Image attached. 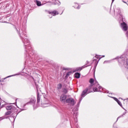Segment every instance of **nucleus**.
<instances>
[{"label": "nucleus", "mask_w": 128, "mask_h": 128, "mask_svg": "<svg viewBox=\"0 0 128 128\" xmlns=\"http://www.w3.org/2000/svg\"><path fill=\"white\" fill-rule=\"evenodd\" d=\"M10 104H14V103L10 104L4 102V101L2 100H0V106L1 108H4L5 106H6V108L7 110H12L11 111L14 112H16L17 111L16 108H14L13 106H10Z\"/></svg>", "instance_id": "1"}, {"label": "nucleus", "mask_w": 128, "mask_h": 128, "mask_svg": "<svg viewBox=\"0 0 128 128\" xmlns=\"http://www.w3.org/2000/svg\"><path fill=\"white\" fill-rule=\"evenodd\" d=\"M120 28L124 32H126L128 30V24H126L124 22L120 23Z\"/></svg>", "instance_id": "2"}, {"label": "nucleus", "mask_w": 128, "mask_h": 128, "mask_svg": "<svg viewBox=\"0 0 128 128\" xmlns=\"http://www.w3.org/2000/svg\"><path fill=\"white\" fill-rule=\"evenodd\" d=\"M100 90H102V87L98 84L94 85L93 88L94 92H100Z\"/></svg>", "instance_id": "3"}, {"label": "nucleus", "mask_w": 128, "mask_h": 128, "mask_svg": "<svg viewBox=\"0 0 128 128\" xmlns=\"http://www.w3.org/2000/svg\"><path fill=\"white\" fill-rule=\"evenodd\" d=\"M66 95H62L60 96V100L62 104H66Z\"/></svg>", "instance_id": "4"}, {"label": "nucleus", "mask_w": 128, "mask_h": 128, "mask_svg": "<svg viewBox=\"0 0 128 128\" xmlns=\"http://www.w3.org/2000/svg\"><path fill=\"white\" fill-rule=\"evenodd\" d=\"M66 103L69 104L70 106H74L75 104L74 100L72 98H69L67 99Z\"/></svg>", "instance_id": "5"}, {"label": "nucleus", "mask_w": 128, "mask_h": 128, "mask_svg": "<svg viewBox=\"0 0 128 128\" xmlns=\"http://www.w3.org/2000/svg\"><path fill=\"white\" fill-rule=\"evenodd\" d=\"M47 12L49 14H51V16H57V14H58V12L56 10H54L52 12H50L47 11Z\"/></svg>", "instance_id": "6"}, {"label": "nucleus", "mask_w": 128, "mask_h": 128, "mask_svg": "<svg viewBox=\"0 0 128 128\" xmlns=\"http://www.w3.org/2000/svg\"><path fill=\"white\" fill-rule=\"evenodd\" d=\"M36 98H31L30 101L29 102H28L26 104H36Z\"/></svg>", "instance_id": "7"}, {"label": "nucleus", "mask_w": 128, "mask_h": 128, "mask_svg": "<svg viewBox=\"0 0 128 128\" xmlns=\"http://www.w3.org/2000/svg\"><path fill=\"white\" fill-rule=\"evenodd\" d=\"M86 92H88V90H84L81 94L82 98H84L86 96Z\"/></svg>", "instance_id": "8"}, {"label": "nucleus", "mask_w": 128, "mask_h": 128, "mask_svg": "<svg viewBox=\"0 0 128 128\" xmlns=\"http://www.w3.org/2000/svg\"><path fill=\"white\" fill-rule=\"evenodd\" d=\"M50 106V103H43L42 104L41 106H42V108H47V106Z\"/></svg>", "instance_id": "9"}, {"label": "nucleus", "mask_w": 128, "mask_h": 128, "mask_svg": "<svg viewBox=\"0 0 128 128\" xmlns=\"http://www.w3.org/2000/svg\"><path fill=\"white\" fill-rule=\"evenodd\" d=\"M82 68H84V66L78 67L75 69L74 72H80Z\"/></svg>", "instance_id": "10"}, {"label": "nucleus", "mask_w": 128, "mask_h": 128, "mask_svg": "<svg viewBox=\"0 0 128 128\" xmlns=\"http://www.w3.org/2000/svg\"><path fill=\"white\" fill-rule=\"evenodd\" d=\"M74 76H75L76 78H80V74L76 72L74 74Z\"/></svg>", "instance_id": "11"}, {"label": "nucleus", "mask_w": 128, "mask_h": 128, "mask_svg": "<svg viewBox=\"0 0 128 128\" xmlns=\"http://www.w3.org/2000/svg\"><path fill=\"white\" fill-rule=\"evenodd\" d=\"M36 4V5L38 6H42V2L36 0L35 1Z\"/></svg>", "instance_id": "12"}, {"label": "nucleus", "mask_w": 128, "mask_h": 128, "mask_svg": "<svg viewBox=\"0 0 128 128\" xmlns=\"http://www.w3.org/2000/svg\"><path fill=\"white\" fill-rule=\"evenodd\" d=\"M12 112H14V111H8V112H6L5 113V116H10V115L12 114Z\"/></svg>", "instance_id": "13"}, {"label": "nucleus", "mask_w": 128, "mask_h": 128, "mask_svg": "<svg viewBox=\"0 0 128 128\" xmlns=\"http://www.w3.org/2000/svg\"><path fill=\"white\" fill-rule=\"evenodd\" d=\"M54 4H58V0H52Z\"/></svg>", "instance_id": "14"}, {"label": "nucleus", "mask_w": 128, "mask_h": 128, "mask_svg": "<svg viewBox=\"0 0 128 128\" xmlns=\"http://www.w3.org/2000/svg\"><path fill=\"white\" fill-rule=\"evenodd\" d=\"M40 97L38 96L37 104H38V106H40Z\"/></svg>", "instance_id": "15"}, {"label": "nucleus", "mask_w": 128, "mask_h": 128, "mask_svg": "<svg viewBox=\"0 0 128 128\" xmlns=\"http://www.w3.org/2000/svg\"><path fill=\"white\" fill-rule=\"evenodd\" d=\"M74 8H78H78H80V6H78V4L76 3L74 6Z\"/></svg>", "instance_id": "16"}, {"label": "nucleus", "mask_w": 128, "mask_h": 128, "mask_svg": "<svg viewBox=\"0 0 128 128\" xmlns=\"http://www.w3.org/2000/svg\"><path fill=\"white\" fill-rule=\"evenodd\" d=\"M118 104H119V106H122V102H120V101L119 100L117 102Z\"/></svg>", "instance_id": "17"}, {"label": "nucleus", "mask_w": 128, "mask_h": 128, "mask_svg": "<svg viewBox=\"0 0 128 128\" xmlns=\"http://www.w3.org/2000/svg\"><path fill=\"white\" fill-rule=\"evenodd\" d=\"M94 82V80L93 78H90V84H93Z\"/></svg>", "instance_id": "18"}, {"label": "nucleus", "mask_w": 128, "mask_h": 128, "mask_svg": "<svg viewBox=\"0 0 128 128\" xmlns=\"http://www.w3.org/2000/svg\"><path fill=\"white\" fill-rule=\"evenodd\" d=\"M63 92H64V94H66V92H68V89L64 88L63 89Z\"/></svg>", "instance_id": "19"}, {"label": "nucleus", "mask_w": 128, "mask_h": 128, "mask_svg": "<svg viewBox=\"0 0 128 128\" xmlns=\"http://www.w3.org/2000/svg\"><path fill=\"white\" fill-rule=\"evenodd\" d=\"M18 74H16L8 76L6 77V78H4V80H6V78H10L11 76H18Z\"/></svg>", "instance_id": "20"}, {"label": "nucleus", "mask_w": 128, "mask_h": 128, "mask_svg": "<svg viewBox=\"0 0 128 128\" xmlns=\"http://www.w3.org/2000/svg\"><path fill=\"white\" fill-rule=\"evenodd\" d=\"M111 98H113L114 100H116V102H118V98H116L114 97H111Z\"/></svg>", "instance_id": "21"}, {"label": "nucleus", "mask_w": 128, "mask_h": 128, "mask_svg": "<svg viewBox=\"0 0 128 128\" xmlns=\"http://www.w3.org/2000/svg\"><path fill=\"white\" fill-rule=\"evenodd\" d=\"M72 74V72H69L66 74V76H70V74Z\"/></svg>", "instance_id": "22"}, {"label": "nucleus", "mask_w": 128, "mask_h": 128, "mask_svg": "<svg viewBox=\"0 0 128 128\" xmlns=\"http://www.w3.org/2000/svg\"><path fill=\"white\" fill-rule=\"evenodd\" d=\"M62 70H68V68H66L64 67H62Z\"/></svg>", "instance_id": "23"}, {"label": "nucleus", "mask_w": 128, "mask_h": 128, "mask_svg": "<svg viewBox=\"0 0 128 128\" xmlns=\"http://www.w3.org/2000/svg\"><path fill=\"white\" fill-rule=\"evenodd\" d=\"M58 88H62V84H58Z\"/></svg>", "instance_id": "24"}, {"label": "nucleus", "mask_w": 128, "mask_h": 128, "mask_svg": "<svg viewBox=\"0 0 128 128\" xmlns=\"http://www.w3.org/2000/svg\"><path fill=\"white\" fill-rule=\"evenodd\" d=\"M4 117H0V120H4Z\"/></svg>", "instance_id": "25"}, {"label": "nucleus", "mask_w": 128, "mask_h": 128, "mask_svg": "<svg viewBox=\"0 0 128 128\" xmlns=\"http://www.w3.org/2000/svg\"><path fill=\"white\" fill-rule=\"evenodd\" d=\"M96 58H100V56L96 55Z\"/></svg>", "instance_id": "26"}, {"label": "nucleus", "mask_w": 128, "mask_h": 128, "mask_svg": "<svg viewBox=\"0 0 128 128\" xmlns=\"http://www.w3.org/2000/svg\"><path fill=\"white\" fill-rule=\"evenodd\" d=\"M106 62H108V61H104V64H106Z\"/></svg>", "instance_id": "27"}, {"label": "nucleus", "mask_w": 128, "mask_h": 128, "mask_svg": "<svg viewBox=\"0 0 128 128\" xmlns=\"http://www.w3.org/2000/svg\"><path fill=\"white\" fill-rule=\"evenodd\" d=\"M49 18H52V16H50V15L48 16Z\"/></svg>", "instance_id": "28"}, {"label": "nucleus", "mask_w": 128, "mask_h": 128, "mask_svg": "<svg viewBox=\"0 0 128 128\" xmlns=\"http://www.w3.org/2000/svg\"><path fill=\"white\" fill-rule=\"evenodd\" d=\"M16 100H16V102H15V104L16 106Z\"/></svg>", "instance_id": "29"}, {"label": "nucleus", "mask_w": 128, "mask_h": 128, "mask_svg": "<svg viewBox=\"0 0 128 128\" xmlns=\"http://www.w3.org/2000/svg\"><path fill=\"white\" fill-rule=\"evenodd\" d=\"M114 2V0H112V2Z\"/></svg>", "instance_id": "30"}, {"label": "nucleus", "mask_w": 128, "mask_h": 128, "mask_svg": "<svg viewBox=\"0 0 128 128\" xmlns=\"http://www.w3.org/2000/svg\"><path fill=\"white\" fill-rule=\"evenodd\" d=\"M102 58H104V56H102Z\"/></svg>", "instance_id": "31"}, {"label": "nucleus", "mask_w": 128, "mask_h": 128, "mask_svg": "<svg viewBox=\"0 0 128 128\" xmlns=\"http://www.w3.org/2000/svg\"><path fill=\"white\" fill-rule=\"evenodd\" d=\"M106 92L108 93V91H107Z\"/></svg>", "instance_id": "32"}, {"label": "nucleus", "mask_w": 128, "mask_h": 128, "mask_svg": "<svg viewBox=\"0 0 128 128\" xmlns=\"http://www.w3.org/2000/svg\"><path fill=\"white\" fill-rule=\"evenodd\" d=\"M100 58H102V57H100Z\"/></svg>", "instance_id": "33"}, {"label": "nucleus", "mask_w": 128, "mask_h": 128, "mask_svg": "<svg viewBox=\"0 0 128 128\" xmlns=\"http://www.w3.org/2000/svg\"><path fill=\"white\" fill-rule=\"evenodd\" d=\"M59 3H60L59 4H60V2H59Z\"/></svg>", "instance_id": "34"}, {"label": "nucleus", "mask_w": 128, "mask_h": 128, "mask_svg": "<svg viewBox=\"0 0 128 128\" xmlns=\"http://www.w3.org/2000/svg\"><path fill=\"white\" fill-rule=\"evenodd\" d=\"M17 106V108H18V106Z\"/></svg>", "instance_id": "35"}, {"label": "nucleus", "mask_w": 128, "mask_h": 128, "mask_svg": "<svg viewBox=\"0 0 128 128\" xmlns=\"http://www.w3.org/2000/svg\"><path fill=\"white\" fill-rule=\"evenodd\" d=\"M0 108H2L0 107Z\"/></svg>", "instance_id": "36"}]
</instances>
